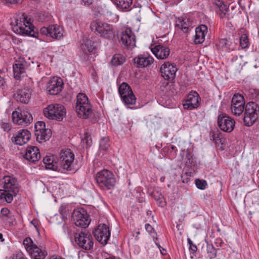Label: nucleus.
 <instances>
[{"label": "nucleus", "instance_id": "nucleus-1", "mask_svg": "<svg viewBox=\"0 0 259 259\" xmlns=\"http://www.w3.org/2000/svg\"><path fill=\"white\" fill-rule=\"evenodd\" d=\"M27 15L23 14L19 19L16 20V25L13 27L14 31L22 35L35 37L34 26L27 19Z\"/></svg>", "mask_w": 259, "mask_h": 259}, {"label": "nucleus", "instance_id": "nucleus-2", "mask_svg": "<svg viewBox=\"0 0 259 259\" xmlns=\"http://www.w3.org/2000/svg\"><path fill=\"white\" fill-rule=\"evenodd\" d=\"M76 110L78 116L82 118L87 119L92 113V108L88 97L83 93L77 96Z\"/></svg>", "mask_w": 259, "mask_h": 259}, {"label": "nucleus", "instance_id": "nucleus-3", "mask_svg": "<svg viewBox=\"0 0 259 259\" xmlns=\"http://www.w3.org/2000/svg\"><path fill=\"white\" fill-rule=\"evenodd\" d=\"M96 180L99 187L103 190H110L115 184L113 174L109 170L103 169L96 174Z\"/></svg>", "mask_w": 259, "mask_h": 259}, {"label": "nucleus", "instance_id": "nucleus-4", "mask_svg": "<svg viewBox=\"0 0 259 259\" xmlns=\"http://www.w3.org/2000/svg\"><path fill=\"white\" fill-rule=\"evenodd\" d=\"M66 113L63 106L58 104L48 105L44 109V115L48 119L62 121Z\"/></svg>", "mask_w": 259, "mask_h": 259}, {"label": "nucleus", "instance_id": "nucleus-5", "mask_svg": "<svg viewBox=\"0 0 259 259\" xmlns=\"http://www.w3.org/2000/svg\"><path fill=\"white\" fill-rule=\"evenodd\" d=\"M90 28L100 36L110 38L114 35L112 26L107 23L95 21L91 23Z\"/></svg>", "mask_w": 259, "mask_h": 259}, {"label": "nucleus", "instance_id": "nucleus-6", "mask_svg": "<svg viewBox=\"0 0 259 259\" xmlns=\"http://www.w3.org/2000/svg\"><path fill=\"white\" fill-rule=\"evenodd\" d=\"M259 112V107L253 102L248 103L245 108L244 122L245 125H252L258 118L257 112Z\"/></svg>", "mask_w": 259, "mask_h": 259}, {"label": "nucleus", "instance_id": "nucleus-7", "mask_svg": "<svg viewBox=\"0 0 259 259\" xmlns=\"http://www.w3.org/2000/svg\"><path fill=\"white\" fill-rule=\"evenodd\" d=\"M76 242L79 247L86 250H90L93 248L94 241L91 233L87 231H82L74 234Z\"/></svg>", "mask_w": 259, "mask_h": 259}, {"label": "nucleus", "instance_id": "nucleus-8", "mask_svg": "<svg viewBox=\"0 0 259 259\" xmlns=\"http://www.w3.org/2000/svg\"><path fill=\"white\" fill-rule=\"evenodd\" d=\"M74 155L70 149L61 150L58 160V164L64 170L71 171L73 169V163Z\"/></svg>", "mask_w": 259, "mask_h": 259}, {"label": "nucleus", "instance_id": "nucleus-9", "mask_svg": "<svg viewBox=\"0 0 259 259\" xmlns=\"http://www.w3.org/2000/svg\"><path fill=\"white\" fill-rule=\"evenodd\" d=\"M118 92L123 102L126 105H135L136 98L130 86L122 82L118 88Z\"/></svg>", "mask_w": 259, "mask_h": 259}, {"label": "nucleus", "instance_id": "nucleus-10", "mask_svg": "<svg viewBox=\"0 0 259 259\" xmlns=\"http://www.w3.org/2000/svg\"><path fill=\"white\" fill-rule=\"evenodd\" d=\"M72 219L76 227H88L91 223L89 215L83 208L74 210Z\"/></svg>", "mask_w": 259, "mask_h": 259}, {"label": "nucleus", "instance_id": "nucleus-11", "mask_svg": "<svg viewBox=\"0 0 259 259\" xmlns=\"http://www.w3.org/2000/svg\"><path fill=\"white\" fill-rule=\"evenodd\" d=\"M119 42L127 48L136 46V37L131 28H126L118 33Z\"/></svg>", "mask_w": 259, "mask_h": 259}, {"label": "nucleus", "instance_id": "nucleus-12", "mask_svg": "<svg viewBox=\"0 0 259 259\" xmlns=\"http://www.w3.org/2000/svg\"><path fill=\"white\" fill-rule=\"evenodd\" d=\"M13 122L18 125L27 126L33 120L32 115L27 111L23 110L20 112L17 111L12 113Z\"/></svg>", "mask_w": 259, "mask_h": 259}, {"label": "nucleus", "instance_id": "nucleus-13", "mask_svg": "<svg viewBox=\"0 0 259 259\" xmlns=\"http://www.w3.org/2000/svg\"><path fill=\"white\" fill-rule=\"evenodd\" d=\"M245 101L243 96L235 94L231 102V110L233 114L239 116L244 111Z\"/></svg>", "mask_w": 259, "mask_h": 259}, {"label": "nucleus", "instance_id": "nucleus-14", "mask_svg": "<svg viewBox=\"0 0 259 259\" xmlns=\"http://www.w3.org/2000/svg\"><path fill=\"white\" fill-rule=\"evenodd\" d=\"M235 124L234 120L226 115L221 114L218 117V125L225 132H231L234 128Z\"/></svg>", "mask_w": 259, "mask_h": 259}, {"label": "nucleus", "instance_id": "nucleus-15", "mask_svg": "<svg viewBox=\"0 0 259 259\" xmlns=\"http://www.w3.org/2000/svg\"><path fill=\"white\" fill-rule=\"evenodd\" d=\"M35 135L39 142L42 140H48L51 137V130L46 128V124L44 121L37 122L35 124Z\"/></svg>", "mask_w": 259, "mask_h": 259}, {"label": "nucleus", "instance_id": "nucleus-16", "mask_svg": "<svg viewBox=\"0 0 259 259\" xmlns=\"http://www.w3.org/2000/svg\"><path fill=\"white\" fill-rule=\"evenodd\" d=\"M200 98L197 92H191L188 95L186 99L184 101L183 107L185 109L189 110L196 109L200 105Z\"/></svg>", "mask_w": 259, "mask_h": 259}, {"label": "nucleus", "instance_id": "nucleus-17", "mask_svg": "<svg viewBox=\"0 0 259 259\" xmlns=\"http://www.w3.org/2000/svg\"><path fill=\"white\" fill-rule=\"evenodd\" d=\"M63 85L61 78L53 77L48 82L47 90L50 94L56 95L62 90Z\"/></svg>", "mask_w": 259, "mask_h": 259}, {"label": "nucleus", "instance_id": "nucleus-18", "mask_svg": "<svg viewBox=\"0 0 259 259\" xmlns=\"http://www.w3.org/2000/svg\"><path fill=\"white\" fill-rule=\"evenodd\" d=\"M4 191L13 192V195H17L19 192V188L16 179L11 176H5L2 182Z\"/></svg>", "mask_w": 259, "mask_h": 259}, {"label": "nucleus", "instance_id": "nucleus-19", "mask_svg": "<svg viewBox=\"0 0 259 259\" xmlns=\"http://www.w3.org/2000/svg\"><path fill=\"white\" fill-rule=\"evenodd\" d=\"M40 32L42 34L50 36L56 39H60L63 36V29L57 25L48 27H42L40 30Z\"/></svg>", "mask_w": 259, "mask_h": 259}, {"label": "nucleus", "instance_id": "nucleus-20", "mask_svg": "<svg viewBox=\"0 0 259 259\" xmlns=\"http://www.w3.org/2000/svg\"><path fill=\"white\" fill-rule=\"evenodd\" d=\"M93 233L96 240L103 245L107 243L110 236L109 228H96Z\"/></svg>", "mask_w": 259, "mask_h": 259}, {"label": "nucleus", "instance_id": "nucleus-21", "mask_svg": "<svg viewBox=\"0 0 259 259\" xmlns=\"http://www.w3.org/2000/svg\"><path fill=\"white\" fill-rule=\"evenodd\" d=\"M31 138L30 132L26 129L20 130L14 135L12 140L17 145H23L27 143Z\"/></svg>", "mask_w": 259, "mask_h": 259}, {"label": "nucleus", "instance_id": "nucleus-22", "mask_svg": "<svg viewBox=\"0 0 259 259\" xmlns=\"http://www.w3.org/2000/svg\"><path fill=\"white\" fill-rule=\"evenodd\" d=\"M177 70L176 66L169 62L164 63L160 68L162 76L165 79H173Z\"/></svg>", "mask_w": 259, "mask_h": 259}, {"label": "nucleus", "instance_id": "nucleus-23", "mask_svg": "<svg viewBox=\"0 0 259 259\" xmlns=\"http://www.w3.org/2000/svg\"><path fill=\"white\" fill-rule=\"evenodd\" d=\"M24 157L32 163L38 161L40 158L39 149L34 146H28L26 149Z\"/></svg>", "mask_w": 259, "mask_h": 259}, {"label": "nucleus", "instance_id": "nucleus-24", "mask_svg": "<svg viewBox=\"0 0 259 259\" xmlns=\"http://www.w3.org/2000/svg\"><path fill=\"white\" fill-rule=\"evenodd\" d=\"M151 50L152 53L158 59H166L170 54V49L165 45H158Z\"/></svg>", "mask_w": 259, "mask_h": 259}, {"label": "nucleus", "instance_id": "nucleus-25", "mask_svg": "<svg viewBox=\"0 0 259 259\" xmlns=\"http://www.w3.org/2000/svg\"><path fill=\"white\" fill-rule=\"evenodd\" d=\"M192 25V21L187 16L178 18L175 23V27L185 32H188L193 27Z\"/></svg>", "mask_w": 259, "mask_h": 259}, {"label": "nucleus", "instance_id": "nucleus-26", "mask_svg": "<svg viewBox=\"0 0 259 259\" xmlns=\"http://www.w3.org/2000/svg\"><path fill=\"white\" fill-rule=\"evenodd\" d=\"M25 65L26 62L23 59L16 61L13 65L14 76L15 79H21V77L25 75Z\"/></svg>", "mask_w": 259, "mask_h": 259}, {"label": "nucleus", "instance_id": "nucleus-27", "mask_svg": "<svg viewBox=\"0 0 259 259\" xmlns=\"http://www.w3.org/2000/svg\"><path fill=\"white\" fill-rule=\"evenodd\" d=\"M31 96V92L28 88H24L19 90L14 95L16 100L22 103H27Z\"/></svg>", "mask_w": 259, "mask_h": 259}, {"label": "nucleus", "instance_id": "nucleus-28", "mask_svg": "<svg viewBox=\"0 0 259 259\" xmlns=\"http://www.w3.org/2000/svg\"><path fill=\"white\" fill-rule=\"evenodd\" d=\"M213 4L215 6V11L220 18H224L227 13L228 12V6L225 5L224 2L221 0H215Z\"/></svg>", "mask_w": 259, "mask_h": 259}, {"label": "nucleus", "instance_id": "nucleus-29", "mask_svg": "<svg viewBox=\"0 0 259 259\" xmlns=\"http://www.w3.org/2000/svg\"><path fill=\"white\" fill-rule=\"evenodd\" d=\"M134 61L137 67H145L153 62V58L151 56L139 55L134 58Z\"/></svg>", "mask_w": 259, "mask_h": 259}, {"label": "nucleus", "instance_id": "nucleus-30", "mask_svg": "<svg viewBox=\"0 0 259 259\" xmlns=\"http://www.w3.org/2000/svg\"><path fill=\"white\" fill-rule=\"evenodd\" d=\"M207 28L205 25H201L196 28L194 39L196 44H200L204 41L205 33L207 31Z\"/></svg>", "mask_w": 259, "mask_h": 259}, {"label": "nucleus", "instance_id": "nucleus-31", "mask_svg": "<svg viewBox=\"0 0 259 259\" xmlns=\"http://www.w3.org/2000/svg\"><path fill=\"white\" fill-rule=\"evenodd\" d=\"M1 217L4 220H6L9 223L10 226L16 225L15 219L10 211L7 208H3L1 211Z\"/></svg>", "mask_w": 259, "mask_h": 259}, {"label": "nucleus", "instance_id": "nucleus-32", "mask_svg": "<svg viewBox=\"0 0 259 259\" xmlns=\"http://www.w3.org/2000/svg\"><path fill=\"white\" fill-rule=\"evenodd\" d=\"M43 162L47 168L57 170L58 167V163L54 161L53 156H46L43 159Z\"/></svg>", "mask_w": 259, "mask_h": 259}, {"label": "nucleus", "instance_id": "nucleus-33", "mask_svg": "<svg viewBox=\"0 0 259 259\" xmlns=\"http://www.w3.org/2000/svg\"><path fill=\"white\" fill-rule=\"evenodd\" d=\"M80 49L85 54H88L91 53L94 50L93 41L89 39L83 38L82 39V42L81 44Z\"/></svg>", "mask_w": 259, "mask_h": 259}, {"label": "nucleus", "instance_id": "nucleus-34", "mask_svg": "<svg viewBox=\"0 0 259 259\" xmlns=\"http://www.w3.org/2000/svg\"><path fill=\"white\" fill-rule=\"evenodd\" d=\"M31 257L34 259H44L46 253L36 245L28 252Z\"/></svg>", "mask_w": 259, "mask_h": 259}, {"label": "nucleus", "instance_id": "nucleus-35", "mask_svg": "<svg viewBox=\"0 0 259 259\" xmlns=\"http://www.w3.org/2000/svg\"><path fill=\"white\" fill-rule=\"evenodd\" d=\"M114 4L122 11H126L130 8L133 0H113Z\"/></svg>", "mask_w": 259, "mask_h": 259}, {"label": "nucleus", "instance_id": "nucleus-36", "mask_svg": "<svg viewBox=\"0 0 259 259\" xmlns=\"http://www.w3.org/2000/svg\"><path fill=\"white\" fill-rule=\"evenodd\" d=\"M230 42L226 38L221 39L217 44L219 50L227 51L229 49Z\"/></svg>", "mask_w": 259, "mask_h": 259}, {"label": "nucleus", "instance_id": "nucleus-37", "mask_svg": "<svg viewBox=\"0 0 259 259\" xmlns=\"http://www.w3.org/2000/svg\"><path fill=\"white\" fill-rule=\"evenodd\" d=\"M125 61V58L120 54L114 55L111 60V63L114 66H118L122 64Z\"/></svg>", "mask_w": 259, "mask_h": 259}, {"label": "nucleus", "instance_id": "nucleus-38", "mask_svg": "<svg viewBox=\"0 0 259 259\" xmlns=\"http://www.w3.org/2000/svg\"><path fill=\"white\" fill-rule=\"evenodd\" d=\"M249 41L246 34H243L240 37V46L242 49H246L249 47Z\"/></svg>", "mask_w": 259, "mask_h": 259}, {"label": "nucleus", "instance_id": "nucleus-39", "mask_svg": "<svg viewBox=\"0 0 259 259\" xmlns=\"http://www.w3.org/2000/svg\"><path fill=\"white\" fill-rule=\"evenodd\" d=\"M23 245L28 252H29L35 245L30 238H27L24 240Z\"/></svg>", "mask_w": 259, "mask_h": 259}, {"label": "nucleus", "instance_id": "nucleus-40", "mask_svg": "<svg viewBox=\"0 0 259 259\" xmlns=\"http://www.w3.org/2000/svg\"><path fill=\"white\" fill-rule=\"evenodd\" d=\"M109 147V139L108 138H102L100 142V147L101 149L106 150Z\"/></svg>", "mask_w": 259, "mask_h": 259}, {"label": "nucleus", "instance_id": "nucleus-41", "mask_svg": "<svg viewBox=\"0 0 259 259\" xmlns=\"http://www.w3.org/2000/svg\"><path fill=\"white\" fill-rule=\"evenodd\" d=\"M195 184L199 189L204 190L207 186V182L203 180L196 179L195 180Z\"/></svg>", "mask_w": 259, "mask_h": 259}, {"label": "nucleus", "instance_id": "nucleus-42", "mask_svg": "<svg viewBox=\"0 0 259 259\" xmlns=\"http://www.w3.org/2000/svg\"><path fill=\"white\" fill-rule=\"evenodd\" d=\"M16 195H13V192H8L4 191V199L8 203H11L13 199V196H15Z\"/></svg>", "mask_w": 259, "mask_h": 259}, {"label": "nucleus", "instance_id": "nucleus-43", "mask_svg": "<svg viewBox=\"0 0 259 259\" xmlns=\"http://www.w3.org/2000/svg\"><path fill=\"white\" fill-rule=\"evenodd\" d=\"M83 142L86 143V144L90 146L92 145V141L91 135L88 133H86L84 135V138L82 139Z\"/></svg>", "mask_w": 259, "mask_h": 259}, {"label": "nucleus", "instance_id": "nucleus-44", "mask_svg": "<svg viewBox=\"0 0 259 259\" xmlns=\"http://www.w3.org/2000/svg\"><path fill=\"white\" fill-rule=\"evenodd\" d=\"M247 94L250 98L254 99L256 98L257 92L255 90L251 89L248 90H245V95H246Z\"/></svg>", "mask_w": 259, "mask_h": 259}, {"label": "nucleus", "instance_id": "nucleus-45", "mask_svg": "<svg viewBox=\"0 0 259 259\" xmlns=\"http://www.w3.org/2000/svg\"><path fill=\"white\" fill-rule=\"evenodd\" d=\"M187 241L189 245V249L190 251L192 252V253H195L197 250V246L193 243L189 238H188Z\"/></svg>", "mask_w": 259, "mask_h": 259}, {"label": "nucleus", "instance_id": "nucleus-46", "mask_svg": "<svg viewBox=\"0 0 259 259\" xmlns=\"http://www.w3.org/2000/svg\"><path fill=\"white\" fill-rule=\"evenodd\" d=\"M207 254L210 258H214L217 255L216 250L213 247L208 248Z\"/></svg>", "mask_w": 259, "mask_h": 259}, {"label": "nucleus", "instance_id": "nucleus-47", "mask_svg": "<svg viewBox=\"0 0 259 259\" xmlns=\"http://www.w3.org/2000/svg\"><path fill=\"white\" fill-rule=\"evenodd\" d=\"M220 136L221 134L220 133L213 134L212 136V140L216 145L219 144L222 142Z\"/></svg>", "mask_w": 259, "mask_h": 259}, {"label": "nucleus", "instance_id": "nucleus-48", "mask_svg": "<svg viewBox=\"0 0 259 259\" xmlns=\"http://www.w3.org/2000/svg\"><path fill=\"white\" fill-rule=\"evenodd\" d=\"M0 126L6 132H8L11 129V125L8 122H0Z\"/></svg>", "mask_w": 259, "mask_h": 259}, {"label": "nucleus", "instance_id": "nucleus-49", "mask_svg": "<svg viewBox=\"0 0 259 259\" xmlns=\"http://www.w3.org/2000/svg\"><path fill=\"white\" fill-rule=\"evenodd\" d=\"M10 259H27L24 257L23 253L21 252H18L16 254L13 255Z\"/></svg>", "mask_w": 259, "mask_h": 259}, {"label": "nucleus", "instance_id": "nucleus-50", "mask_svg": "<svg viewBox=\"0 0 259 259\" xmlns=\"http://www.w3.org/2000/svg\"><path fill=\"white\" fill-rule=\"evenodd\" d=\"M155 243L156 245V246L159 248L160 252L162 254L164 255L166 254V251L164 248H162L161 246L160 245V244L157 243V242L155 241Z\"/></svg>", "mask_w": 259, "mask_h": 259}, {"label": "nucleus", "instance_id": "nucleus-51", "mask_svg": "<svg viewBox=\"0 0 259 259\" xmlns=\"http://www.w3.org/2000/svg\"><path fill=\"white\" fill-rule=\"evenodd\" d=\"M7 3L10 4H19L22 2V0H5Z\"/></svg>", "mask_w": 259, "mask_h": 259}, {"label": "nucleus", "instance_id": "nucleus-52", "mask_svg": "<svg viewBox=\"0 0 259 259\" xmlns=\"http://www.w3.org/2000/svg\"><path fill=\"white\" fill-rule=\"evenodd\" d=\"M65 209H66V207H65V206H64V205H62L59 209V212L62 216H64L65 215Z\"/></svg>", "mask_w": 259, "mask_h": 259}, {"label": "nucleus", "instance_id": "nucleus-53", "mask_svg": "<svg viewBox=\"0 0 259 259\" xmlns=\"http://www.w3.org/2000/svg\"><path fill=\"white\" fill-rule=\"evenodd\" d=\"M150 235L153 238L154 242L155 241L157 242V240L158 239V237H157V234L156 232L155 231H154L153 233H152V234H150Z\"/></svg>", "mask_w": 259, "mask_h": 259}, {"label": "nucleus", "instance_id": "nucleus-54", "mask_svg": "<svg viewBox=\"0 0 259 259\" xmlns=\"http://www.w3.org/2000/svg\"><path fill=\"white\" fill-rule=\"evenodd\" d=\"M4 190H0V203L4 200Z\"/></svg>", "mask_w": 259, "mask_h": 259}, {"label": "nucleus", "instance_id": "nucleus-55", "mask_svg": "<svg viewBox=\"0 0 259 259\" xmlns=\"http://www.w3.org/2000/svg\"><path fill=\"white\" fill-rule=\"evenodd\" d=\"M145 229L150 235L153 233L154 231H155V230L153 228H145Z\"/></svg>", "mask_w": 259, "mask_h": 259}, {"label": "nucleus", "instance_id": "nucleus-56", "mask_svg": "<svg viewBox=\"0 0 259 259\" xmlns=\"http://www.w3.org/2000/svg\"><path fill=\"white\" fill-rule=\"evenodd\" d=\"M31 224L34 226V227H37V226L38 225V222H37V220H33L32 221H31Z\"/></svg>", "mask_w": 259, "mask_h": 259}, {"label": "nucleus", "instance_id": "nucleus-57", "mask_svg": "<svg viewBox=\"0 0 259 259\" xmlns=\"http://www.w3.org/2000/svg\"><path fill=\"white\" fill-rule=\"evenodd\" d=\"M5 83V80L3 77L0 75V88L2 87Z\"/></svg>", "mask_w": 259, "mask_h": 259}, {"label": "nucleus", "instance_id": "nucleus-58", "mask_svg": "<svg viewBox=\"0 0 259 259\" xmlns=\"http://www.w3.org/2000/svg\"><path fill=\"white\" fill-rule=\"evenodd\" d=\"M82 2L84 3V5H90L92 4L91 0H82Z\"/></svg>", "mask_w": 259, "mask_h": 259}, {"label": "nucleus", "instance_id": "nucleus-59", "mask_svg": "<svg viewBox=\"0 0 259 259\" xmlns=\"http://www.w3.org/2000/svg\"><path fill=\"white\" fill-rule=\"evenodd\" d=\"M109 224H99L98 227H109Z\"/></svg>", "mask_w": 259, "mask_h": 259}, {"label": "nucleus", "instance_id": "nucleus-60", "mask_svg": "<svg viewBox=\"0 0 259 259\" xmlns=\"http://www.w3.org/2000/svg\"><path fill=\"white\" fill-rule=\"evenodd\" d=\"M0 240L2 241H3L4 240V239H3V234L2 233H0Z\"/></svg>", "mask_w": 259, "mask_h": 259}, {"label": "nucleus", "instance_id": "nucleus-61", "mask_svg": "<svg viewBox=\"0 0 259 259\" xmlns=\"http://www.w3.org/2000/svg\"><path fill=\"white\" fill-rule=\"evenodd\" d=\"M50 259H61V258H57V257H55V256H53Z\"/></svg>", "mask_w": 259, "mask_h": 259}, {"label": "nucleus", "instance_id": "nucleus-62", "mask_svg": "<svg viewBox=\"0 0 259 259\" xmlns=\"http://www.w3.org/2000/svg\"><path fill=\"white\" fill-rule=\"evenodd\" d=\"M135 233L137 234V235L136 236V237H137V236L140 234V231H135Z\"/></svg>", "mask_w": 259, "mask_h": 259}, {"label": "nucleus", "instance_id": "nucleus-63", "mask_svg": "<svg viewBox=\"0 0 259 259\" xmlns=\"http://www.w3.org/2000/svg\"><path fill=\"white\" fill-rule=\"evenodd\" d=\"M105 259H120L119 258H116L115 257H109V258H106Z\"/></svg>", "mask_w": 259, "mask_h": 259}, {"label": "nucleus", "instance_id": "nucleus-64", "mask_svg": "<svg viewBox=\"0 0 259 259\" xmlns=\"http://www.w3.org/2000/svg\"><path fill=\"white\" fill-rule=\"evenodd\" d=\"M38 228L36 227V228H35V230H36V231L37 232V233H38V235H39V231H38Z\"/></svg>", "mask_w": 259, "mask_h": 259}]
</instances>
